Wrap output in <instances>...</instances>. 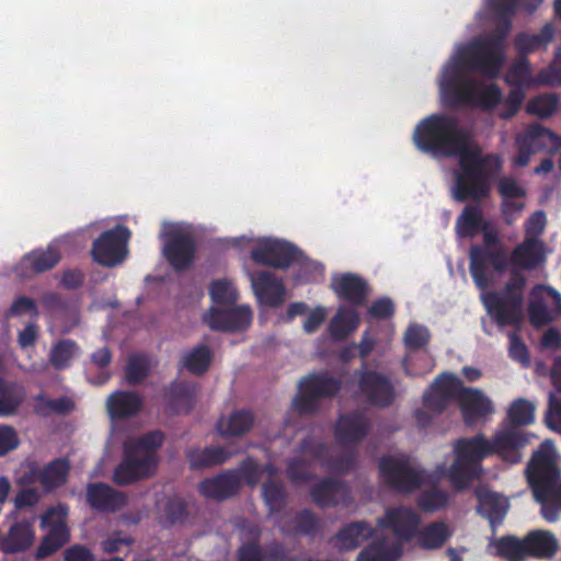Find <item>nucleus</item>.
Here are the masks:
<instances>
[{
	"label": "nucleus",
	"mask_w": 561,
	"mask_h": 561,
	"mask_svg": "<svg viewBox=\"0 0 561 561\" xmlns=\"http://www.w3.org/2000/svg\"><path fill=\"white\" fill-rule=\"evenodd\" d=\"M240 490V477L230 469L213 478H206L199 483V492L207 499L225 501L233 497Z\"/></svg>",
	"instance_id": "nucleus-25"
},
{
	"label": "nucleus",
	"mask_w": 561,
	"mask_h": 561,
	"mask_svg": "<svg viewBox=\"0 0 561 561\" xmlns=\"http://www.w3.org/2000/svg\"><path fill=\"white\" fill-rule=\"evenodd\" d=\"M451 402H457L463 422L468 426L495 412L492 400L480 389L465 387L459 377L445 371L439 374L423 394V403L428 410L439 414Z\"/></svg>",
	"instance_id": "nucleus-1"
},
{
	"label": "nucleus",
	"mask_w": 561,
	"mask_h": 561,
	"mask_svg": "<svg viewBox=\"0 0 561 561\" xmlns=\"http://www.w3.org/2000/svg\"><path fill=\"white\" fill-rule=\"evenodd\" d=\"M354 375L364 401L378 408H388L394 402L396 389L387 375L367 368L356 370Z\"/></svg>",
	"instance_id": "nucleus-12"
},
{
	"label": "nucleus",
	"mask_w": 561,
	"mask_h": 561,
	"mask_svg": "<svg viewBox=\"0 0 561 561\" xmlns=\"http://www.w3.org/2000/svg\"><path fill=\"white\" fill-rule=\"evenodd\" d=\"M527 553L539 559L552 558L558 550V540L549 530H533L525 536Z\"/></svg>",
	"instance_id": "nucleus-35"
},
{
	"label": "nucleus",
	"mask_w": 561,
	"mask_h": 561,
	"mask_svg": "<svg viewBox=\"0 0 561 561\" xmlns=\"http://www.w3.org/2000/svg\"><path fill=\"white\" fill-rule=\"evenodd\" d=\"M209 295L211 300L217 305L231 306L239 298V294L234 285L228 279H216L209 286Z\"/></svg>",
	"instance_id": "nucleus-53"
},
{
	"label": "nucleus",
	"mask_w": 561,
	"mask_h": 561,
	"mask_svg": "<svg viewBox=\"0 0 561 561\" xmlns=\"http://www.w3.org/2000/svg\"><path fill=\"white\" fill-rule=\"evenodd\" d=\"M163 442L164 434L162 431H151L140 436L131 450L136 454L144 453V455L156 457V451L162 446Z\"/></svg>",
	"instance_id": "nucleus-61"
},
{
	"label": "nucleus",
	"mask_w": 561,
	"mask_h": 561,
	"mask_svg": "<svg viewBox=\"0 0 561 561\" xmlns=\"http://www.w3.org/2000/svg\"><path fill=\"white\" fill-rule=\"evenodd\" d=\"M142 398L134 391L117 390L106 399V411L112 420H125L137 415Z\"/></svg>",
	"instance_id": "nucleus-27"
},
{
	"label": "nucleus",
	"mask_w": 561,
	"mask_h": 561,
	"mask_svg": "<svg viewBox=\"0 0 561 561\" xmlns=\"http://www.w3.org/2000/svg\"><path fill=\"white\" fill-rule=\"evenodd\" d=\"M496 554L506 561H525L527 553L526 540L507 535L500 537L495 542Z\"/></svg>",
	"instance_id": "nucleus-48"
},
{
	"label": "nucleus",
	"mask_w": 561,
	"mask_h": 561,
	"mask_svg": "<svg viewBox=\"0 0 561 561\" xmlns=\"http://www.w3.org/2000/svg\"><path fill=\"white\" fill-rule=\"evenodd\" d=\"M559 99L554 94H541L530 100L526 106L529 114L540 118L550 117L558 107Z\"/></svg>",
	"instance_id": "nucleus-58"
},
{
	"label": "nucleus",
	"mask_w": 561,
	"mask_h": 561,
	"mask_svg": "<svg viewBox=\"0 0 561 561\" xmlns=\"http://www.w3.org/2000/svg\"><path fill=\"white\" fill-rule=\"evenodd\" d=\"M378 467L385 484L397 492L411 493L424 482V472L413 467L407 458L383 456Z\"/></svg>",
	"instance_id": "nucleus-10"
},
{
	"label": "nucleus",
	"mask_w": 561,
	"mask_h": 561,
	"mask_svg": "<svg viewBox=\"0 0 561 561\" xmlns=\"http://www.w3.org/2000/svg\"><path fill=\"white\" fill-rule=\"evenodd\" d=\"M213 362V353L207 345H197L181 358V364L191 374L201 376L205 374Z\"/></svg>",
	"instance_id": "nucleus-47"
},
{
	"label": "nucleus",
	"mask_w": 561,
	"mask_h": 561,
	"mask_svg": "<svg viewBox=\"0 0 561 561\" xmlns=\"http://www.w3.org/2000/svg\"><path fill=\"white\" fill-rule=\"evenodd\" d=\"M232 453L225 447L215 446L206 448H192L187 450L186 458L191 469H203L225 463Z\"/></svg>",
	"instance_id": "nucleus-34"
},
{
	"label": "nucleus",
	"mask_w": 561,
	"mask_h": 561,
	"mask_svg": "<svg viewBox=\"0 0 561 561\" xmlns=\"http://www.w3.org/2000/svg\"><path fill=\"white\" fill-rule=\"evenodd\" d=\"M531 136V148L536 152L540 151H556L561 147V137L551 131L549 128L539 124L531 125L524 135L520 137L525 141H529Z\"/></svg>",
	"instance_id": "nucleus-41"
},
{
	"label": "nucleus",
	"mask_w": 561,
	"mask_h": 561,
	"mask_svg": "<svg viewBox=\"0 0 561 561\" xmlns=\"http://www.w3.org/2000/svg\"><path fill=\"white\" fill-rule=\"evenodd\" d=\"M537 82L545 85H561V48L558 47L550 65L537 75Z\"/></svg>",
	"instance_id": "nucleus-62"
},
{
	"label": "nucleus",
	"mask_w": 561,
	"mask_h": 561,
	"mask_svg": "<svg viewBox=\"0 0 561 561\" xmlns=\"http://www.w3.org/2000/svg\"><path fill=\"white\" fill-rule=\"evenodd\" d=\"M507 417L514 426L533 424L535 421V405L527 399H516L507 410Z\"/></svg>",
	"instance_id": "nucleus-52"
},
{
	"label": "nucleus",
	"mask_w": 561,
	"mask_h": 561,
	"mask_svg": "<svg viewBox=\"0 0 561 561\" xmlns=\"http://www.w3.org/2000/svg\"><path fill=\"white\" fill-rule=\"evenodd\" d=\"M507 510V500L496 493L486 492L479 496V512L489 520L493 531L502 524Z\"/></svg>",
	"instance_id": "nucleus-39"
},
{
	"label": "nucleus",
	"mask_w": 561,
	"mask_h": 561,
	"mask_svg": "<svg viewBox=\"0 0 561 561\" xmlns=\"http://www.w3.org/2000/svg\"><path fill=\"white\" fill-rule=\"evenodd\" d=\"M331 288L340 300L348 302L353 308L364 306L369 294L367 282L353 273L334 277Z\"/></svg>",
	"instance_id": "nucleus-22"
},
{
	"label": "nucleus",
	"mask_w": 561,
	"mask_h": 561,
	"mask_svg": "<svg viewBox=\"0 0 561 561\" xmlns=\"http://www.w3.org/2000/svg\"><path fill=\"white\" fill-rule=\"evenodd\" d=\"M157 466V457L152 455L137 456L135 451L127 450L121 463L115 468L113 481L117 485H128L144 478L150 477Z\"/></svg>",
	"instance_id": "nucleus-18"
},
{
	"label": "nucleus",
	"mask_w": 561,
	"mask_h": 561,
	"mask_svg": "<svg viewBox=\"0 0 561 561\" xmlns=\"http://www.w3.org/2000/svg\"><path fill=\"white\" fill-rule=\"evenodd\" d=\"M535 500L541 505L542 517L549 523L557 522L561 514V479L553 482L546 494Z\"/></svg>",
	"instance_id": "nucleus-46"
},
{
	"label": "nucleus",
	"mask_w": 561,
	"mask_h": 561,
	"mask_svg": "<svg viewBox=\"0 0 561 561\" xmlns=\"http://www.w3.org/2000/svg\"><path fill=\"white\" fill-rule=\"evenodd\" d=\"M341 388V379L327 371L310 374L300 380L299 391L293 400V408L300 415L314 414L320 408V400L335 397Z\"/></svg>",
	"instance_id": "nucleus-7"
},
{
	"label": "nucleus",
	"mask_w": 561,
	"mask_h": 561,
	"mask_svg": "<svg viewBox=\"0 0 561 561\" xmlns=\"http://www.w3.org/2000/svg\"><path fill=\"white\" fill-rule=\"evenodd\" d=\"M77 343L72 340H60L50 351V363L56 369H64L69 366L75 352Z\"/></svg>",
	"instance_id": "nucleus-57"
},
{
	"label": "nucleus",
	"mask_w": 561,
	"mask_h": 561,
	"mask_svg": "<svg viewBox=\"0 0 561 561\" xmlns=\"http://www.w3.org/2000/svg\"><path fill=\"white\" fill-rule=\"evenodd\" d=\"M251 285L260 304L278 307L284 302L285 286L272 272L259 271L252 273Z\"/></svg>",
	"instance_id": "nucleus-23"
},
{
	"label": "nucleus",
	"mask_w": 561,
	"mask_h": 561,
	"mask_svg": "<svg viewBox=\"0 0 561 561\" xmlns=\"http://www.w3.org/2000/svg\"><path fill=\"white\" fill-rule=\"evenodd\" d=\"M196 399V387L193 383L184 381H173L165 392V410L170 415L187 414L194 405Z\"/></svg>",
	"instance_id": "nucleus-26"
},
{
	"label": "nucleus",
	"mask_w": 561,
	"mask_h": 561,
	"mask_svg": "<svg viewBox=\"0 0 561 561\" xmlns=\"http://www.w3.org/2000/svg\"><path fill=\"white\" fill-rule=\"evenodd\" d=\"M298 453L310 456L323 467V462L328 459L331 448L325 442L308 435L299 443Z\"/></svg>",
	"instance_id": "nucleus-55"
},
{
	"label": "nucleus",
	"mask_w": 561,
	"mask_h": 561,
	"mask_svg": "<svg viewBox=\"0 0 561 561\" xmlns=\"http://www.w3.org/2000/svg\"><path fill=\"white\" fill-rule=\"evenodd\" d=\"M525 287V275L518 271H512L510 279L501 291H486L481 295L486 313L497 327H518L522 323Z\"/></svg>",
	"instance_id": "nucleus-5"
},
{
	"label": "nucleus",
	"mask_w": 561,
	"mask_h": 561,
	"mask_svg": "<svg viewBox=\"0 0 561 561\" xmlns=\"http://www.w3.org/2000/svg\"><path fill=\"white\" fill-rule=\"evenodd\" d=\"M412 140L424 153L434 157H456L469 147L470 135L456 117L432 114L415 126Z\"/></svg>",
	"instance_id": "nucleus-3"
},
{
	"label": "nucleus",
	"mask_w": 561,
	"mask_h": 561,
	"mask_svg": "<svg viewBox=\"0 0 561 561\" xmlns=\"http://www.w3.org/2000/svg\"><path fill=\"white\" fill-rule=\"evenodd\" d=\"M85 501L98 513H116L127 505L125 492L118 491L104 482H91L87 485Z\"/></svg>",
	"instance_id": "nucleus-19"
},
{
	"label": "nucleus",
	"mask_w": 561,
	"mask_h": 561,
	"mask_svg": "<svg viewBox=\"0 0 561 561\" xmlns=\"http://www.w3.org/2000/svg\"><path fill=\"white\" fill-rule=\"evenodd\" d=\"M252 321L249 306H239L228 310L211 308L206 322L214 331L236 332L245 330Z\"/></svg>",
	"instance_id": "nucleus-21"
},
{
	"label": "nucleus",
	"mask_w": 561,
	"mask_h": 561,
	"mask_svg": "<svg viewBox=\"0 0 561 561\" xmlns=\"http://www.w3.org/2000/svg\"><path fill=\"white\" fill-rule=\"evenodd\" d=\"M262 495L270 513L280 512L287 504V492L283 482L268 479L262 485Z\"/></svg>",
	"instance_id": "nucleus-50"
},
{
	"label": "nucleus",
	"mask_w": 561,
	"mask_h": 561,
	"mask_svg": "<svg viewBox=\"0 0 561 561\" xmlns=\"http://www.w3.org/2000/svg\"><path fill=\"white\" fill-rule=\"evenodd\" d=\"M486 222L479 205H467L457 218L456 229L460 237L472 238Z\"/></svg>",
	"instance_id": "nucleus-42"
},
{
	"label": "nucleus",
	"mask_w": 561,
	"mask_h": 561,
	"mask_svg": "<svg viewBox=\"0 0 561 561\" xmlns=\"http://www.w3.org/2000/svg\"><path fill=\"white\" fill-rule=\"evenodd\" d=\"M160 238L163 241V256L170 266L178 272L190 268L197 251L193 232L178 225L165 224Z\"/></svg>",
	"instance_id": "nucleus-9"
},
{
	"label": "nucleus",
	"mask_w": 561,
	"mask_h": 561,
	"mask_svg": "<svg viewBox=\"0 0 561 561\" xmlns=\"http://www.w3.org/2000/svg\"><path fill=\"white\" fill-rule=\"evenodd\" d=\"M360 318L355 308L340 306L329 323L328 331L334 341L346 340L359 327Z\"/></svg>",
	"instance_id": "nucleus-31"
},
{
	"label": "nucleus",
	"mask_w": 561,
	"mask_h": 561,
	"mask_svg": "<svg viewBox=\"0 0 561 561\" xmlns=\"http://www.w3.org/2000/svg\"><path fill=\"white\" fill-rule=\"evenodd\" d=\"M455 172L454 197L458 202H480L488 198L493 178L502 170V159L496 153L482 154L480 149H465Z\"/></svg>",
	"instance_id": "nucleus-2"
},
{
	"label": "nucleus",
	"mask_w": 561,
	"mask_h": 561,
	"mask_svg": "<svg viewBox=\"0 0 561 561\" xmlns=\"http://www.w3.org/2000/svg\"><path fill=\"white\" fill-rule=\"evenodd\" d=\"M130 230L123 225L103 231L92 243L91 256L102 266L113 267L121 264L127 253Z\"/></svg>",
	"instance_id": "nucleus-11"
},
{
	"label": "nucleus",
	"mask_w": 561,
	"mask_h": 561,
	"mask_svg": "<svg viewBox=\"0 0 561 561\" xmlns=\"http://www.w3.org/2000/svg\"><path fill=\"white\" fill-rule=\"evenodd\" d=\"M528 313L534 327L549 324L561 316V294L551 286H535L530 291Z\"/></svg>",
	"instance_id": "nucleus-14"
},
{
	"label": "nucleus",
	"mask_w": 561,
	"mask_h": 561,
	"mask_svg": "<svg viewBox=\"0 0 561 561\" xmlns=\"http://www.w3.org/2000/svg\"><path fill=\"white\" fill-rule=\"evenodd\" d=\"M448 499L449 496L446 491L431 488L419 495L416 503L423 512L432 513L444 508L447 505Z\"/></svg>",
	"instance_id": "nucleus-56"
},
{
	"label": "nucleus",
	"mask_w": 561,
	"mask_h": 561,
	"mask_svg": "<svg viewBox=\"0 0 561 561\" xmlns=\"http://www.w3.org/2000/svg\"><path fill=\"white\" fill-rule=\"evenodd\" d=\"M357 462V451L348 449L346 453L333 456L331 453L323 462V469L339 474H346L353 470Z\"/></svg>",
	"instance_id": "nucleus-54"
},
{
	"label": "nucleus",
	"mask_w": 561,
	"mask_h": 561,
	"mask_svg": "<svg viewBox=\"0 0 561 561\" xmlns=\"http://www.w3.org/2000/svg\"><path fill=\"white\" fill-rule=\"evenodd\" d=\"M403 342L409 351L420 350L430 342V332L423 325L412 324L407 329Z\"/></svg>",
	"instance_id": "nucleus-64"
},
{
	"label": "nucleus",
	"mask_w": 561,
	"mask_h": 561,
	"mask_svg": "<svg viewBox=\"0 0 561 561\" xmlns=\"http://www.w3.org/2000/svg\"><path fill=\"white\" fill-rule=\"evenodd\" d=\"M491 442L492 455H497L510 463H518L522 460V449L528 444L525 433L516 430H506L494 435Z\"/></svg>",
	"instance_id": "nucleus-24"
},
{
	"label": "nucleus",
	"mask_w": 561,
	"mask_h": 561,
	"mask_svg": "<svg viewBox=\"0 0 561 561\" xmlns=\"http://www.w3.org/2000/svg\"><path fill=\"white\" fill-rule=\"evenodd\" d=\"M70 540L69 529L58 525L55 529H50L42 539L36 549V558L45 559L50 557Z\"/></svg>",
	"instance_id": "nucleus-49"
},
{
	"label": "nucleus",
	"mask_w": 561,
	"mask_h": 561,
	"mask_svg": "<svg viewBox=\"0 0 561 561\" xmlns=\"http://www.w3.org/2000/svg\"><path fill=\"white\" fill-rule=\"evenodd\" d=\"M545 260V244L539 239L526 238L515 247L511 263L524 270H534Z\"/></svg>",
	"instance_id": "nucleus-28"
},
{
	"label": "nucleus",
	"mask_w": 561,
	"mask_h": 561,
	"mask_svg": "<svg viewBox=\"0 0 561 561\" xmlns=\"http://www.w3.org/2000/svg\"><path fill=\"white\" fill-rule=\"evenodd\" d=\"M60 259L58 248L49 245L46 250L37 249L25 254L21 264L25 270L39 274L54 268Z\"/></svg>",
	"instance_id": "nucleus-36"
},
{
	"label": "nucleus",
	"mask_w": 561,
	"mask_h": 561,
	"mask_svg": "<svg viewBox=\"0 0 561 561\" xmlns=\"http://www.w3.org/2000/svg\"><path fill=\"white\" fill-rule=\"evenodd\" d=\"M439 91L448 107L477 106L483 111L495 108L502 101V90L495 83L482 84L467 77L458 65L444 68L439 81Z\"/></svg>",
	"instance_id": "nucleus-4"
},
{
	"label": "nucleus",
	"mask_w": 561,
	"mask_h": 561,
	"mask_svg": "<svg viewBox=\"0 0 561 561\" xmlns=\"http://www.w3.org/2000/svg\"><path fill=\"white\" fill-rule=\"evenodd\" d=\"M505 51L484 37L476 38L459 49L453 65L460 71L479 73L488 79L499 77L505 61Z\"/></svg>",
	"instance_id": "nucleus-6"
},
{
	"label": "nucleus",
	"mask_w": 561,
	"mask_h": 561,
	"mask_svg": "<svg viewBox=\"0 0 561 561\" xmlns=\"http://www.w3.org/2000/svg\"><path fill=\"white\" fill-rule=\"evenodd\" d=\"M402 554V547L393 545L389 548L381 543H374L363 549L356 561H397Z\"/></svg>",
	"instance_id": "nucleus-51"
},
{
	"label": "nucleus",
	"mask_w": 561,
	"mask_h": 561,
	"mask_svg": "<svg viewBox=\"0 0 561 561\" xmlns=\"http://www.w3.org/2000/svg\"><path fill=\"white\" fill-rule=\"evenodd\" d=\"M298 250L289 242L266 239L251 250V259L261 265L287 268L297 259Z\"/></svg>",
	"instance_id": "nucleus-15"
},
{
	"label": "nucleus",
	"mask_w": 561,
	"mask_h": 561,
	"mask_svg": "<svg viewBox=\"0 0 561 561\" xmlns=\"http://www.w3.org/2000/svg\"><path fill=\"white\" fill-rule=\"evenodd\" d=\"M510 264L511 257L505 247L482 251L478 261H474V252L469 251V273L476 286L481 290L486 289L493 282L492 276L488 274L489 267H492L495 273L502 274Z\"/></svg>",
	"instance_id": "nucleus-13"
},
{
	"label": "nucleus",
	"mask_w": 561,
	"mask_h": 561,
	"mask_svg": "<svg viewBox=\"0 0 561 561\" xmlns=\"http://www.w3.org/2000/svg\"><path fill=\"white\" fill-rule=\"evenodd\" d=\"M525 473L534 497L546 494L550 485L560 479L561 469L552 440L542 442L533 453Z\"/></svg>",
	"instance_id": "nucleus-8"
},
{
	"label": "nucleus",
	"mask_w": 561,
	"mask_h": 561,
	"mask_svg": "<svg viewBox=\"0 0 561 561\" xmlns=\"http://www.w3.org/2000/svg\"><path fill=\"white\" fill-rule=\"evenodd\" d=\"M310 496L312 502L320 508L336 507L339 505L348 506L354 501L348 484L343 480L332 477L319 479L310 488Z\"/></svg>",
	"instance_id": "nucleus-16"
},
{
	"label": "nucleus",
	"mask_w": 561,
	"mask_h": 561,
	"mask_svg": "<svg viewBox=\"0 0 561 561\" xmlns=\"http://www.w3.org/2000/svg\"><path fill=\"white\" fill-rule=\"evenodd\" d=\"M417 543L424 549H438L450 538L451 533L444 522H433L416 534Z\"/></svg>",
	"instance_id": "nucleus-44"
},
{
	"label": "nucleus",
	"mask_w": 561,
	"mask_h": 561,
	"mask_svg": "<svg viewBox=\"0 0 561 561\" xmlns=\"http://www.w3.org/2000/svg\"><path fill=\"white\" fill-rule=\"evenodd\" d=\"M455 455L460 456L476 465L489 456H492L491 442L483 434H477L469 438H459L454 446Z\"/></svg>",
	"instance_id": "nucleus-32"
},
{
	"label": "nucleus",
	"mask_w": 561,
	"mask_h": 561,
	"mask_svg": "<svg viewBox=\"0 0 561 561\" xmlns=\"http://www.w3.org/2000/svg\"><path fill=\"white\" fill-rule=\"evenodd\" d=\"M556 28L552 23L542 26L538 34L518 33L514 39V46L518 56L527 57V55L540 47H546L552 42Z\"/></svg>",
	"instance_id": "nucleus-37"
},
{
	"label": "nucleus",
	"mask_w": 561,
	"mask_h": 561,
	"mask_svg": "<svg viewBox=\"0 0 561 561\" xmlns=\"http://www.w3.org/2000/svg\"><path fill=\"white\" fill-rule=\"evenodd\" d=\"M370 421L362 411H352L339 416L334 436L339 444L351 447L359 444L369 433Z\"/></svg>",
	"instance_id": "nucleus-20"
},
{
	"label": "nucleus",
	"mask_w": 561,
	"mask_h": 561,
	"mask_svg": "<svg viewBox=\"0 0 561 561\" xmlns=\"http://www.w3.org/2000/svg\"><path fill=\"white\" fill-rule=\"evenodd\" d=\"M530 79V62L527 57L518 56L506 75V82L511 85L522 87Z\"/></svg>",
	"instance_id": "nucleus-63"
},
{
	"label": "nucleus",
	"mask_w": 561,
	"mask_h": 561,
	"mask_svg": "<svg viewBox=\"0 0 561 561\" xmlns=\"http://www.w3.org/2000/svg\"><path fill=\"white\" fill-rule=\"evenodd\" d=\"M24 400V392L15 382L0 379V416L15 414Z\"/></svg>",
	"instance_id": "nucleus-45"
},
{
	"label": "nucleus",
	"mask_w": 561,
	"mask_h": 561,
	"mask_svg": "<svg viewBox=\"0 0 561 561\" xmlns=\"http://www.w3.org/2000/svg\"><path fill=\"white\" fill-rule=\"evenodd\" d=\"M286 476L293 484L308 483L316 479L309 470V463L297 457L287 461Z\"/></svg>",
	"instance_id": "nucleus-60"
},
{
	"label": "nucleus",
	"mask_w": 561,
	"mask_h": 561,
	"mask_svg": "<svg viewBox=\"0 0 561 561\" xmlns=\"http://www.w3.org/2000/svg\"><path fill=\"white\" fill-rule=\"evenodd\" d=\"M254 424V415L249 410H236L228 419L221 417L217 428L222 436H242Z\"/></svg>",
	"instance_id": "nucleus-40"
},
{
	"label": "nucleus",
	"mask_w": 561,
	"mask_h": 561,
	"mask_svg": "<svg viewBox=\"0 0 561 561\" xmlns=\"http://www.w3.org/2000/svg\"><path fill=\"white\" fill-rule=\"evenodd\" d=\"M421 524L420 515L408 506L387 508L385 516L377 520L380 528L392 530L400 541L408 542L419 533Z\"/></svg>",
	"instance_id": "nucleus-17"
},
{
	"label": "nucleus",
	"mask_w": 561,
	"mask_h": 561,
	"mask_svg": "<svg viewBox=\"0 0 561 561\" xmlns=\"http://www.w3.org/2000/svg\"><path fill=\"white\" fill-rule=\"evenodd\" d=\"M34 541V530L30 522L13 524L1 542L4 553H15L27 550Z\"/></svg>",
	"instance_id": "nucleus-33"
},
{
	"label": "nucleus",
	"mask_w": 561,
	"mask_h": 561,
	"mask_svg": "<svg viewBox=\"0 0 561 561\" xmlns=\"http://www.w3.org/2000/svg\"><path fill=\"white\" fill-rule=\"evenodd\" d=\"M374 533V528L367 522H352L342 527L332 538V541L341 550H354L362 542L373 537Z\"/></svg>",
	"instance_id": "nucleus-29"
},
{
	"label": "nucleus",
	"mask_w": 561,
	"mask_h": 561,
	"mask_svg": "<svg viewBox=\"0 0 561 561\" xmlns=\"http://www.w3.org/2000/svg\"><path fill=\"white\" fill-rule=\"evenodd\" d=\"M149 360L145 355H131L126 366V380L129 385H138L149 375Z\"/></svg>",
	"instance_id": "nucleus-59"
},
{
	"label": "nucleus",
	"mask_w": 561,
	"mask_h": 561,
	"mask_svg": "<svg viewBox=\"0 0 561 561\" xmlns=\"http://www.w3.org/2000/svg\"><path fill=\"white\" fill-rule=\"evenodd\" d=\"M69 469L67 459L57 458L41 470L38 480L46 490L57 489L66 483Z\"/></svg>",
	"instance_id": "nucleus-43"
},
{
	"label": "nucleus",
	"mask_w": 561,
	"mask_h": 561,
	"mask_svg": "<svg viewBox=\"0 0 561 561\" xmlns=\"http://www.w3.org/2000/svg\"><path fill=\"white\" fill-rule=\"evenodd\" d=\"M481 471V465H476L456 455L454 462L449 467L448 478L454 488L462 490L472 481L480 479Z\"/></svg>",
	"instance_id": "nucleus-38"
},
{
	"label": "nucleus",
	"mask_w": 561,
	"mask_h": 561,
	"mask_svg": "<svg viewBox=\"0 0 561 561\" xmlns=\"http://www.w3.org/2000/svg\"><path fill=\"white\" fill-rule=\"evenodd\" d=\"M321 519L309 508H304L279 527L280 533L287 536H306L314 538L321 530Z\"/></svg>",
	"instance_id": "nucleus-30"
}]
</instances>
